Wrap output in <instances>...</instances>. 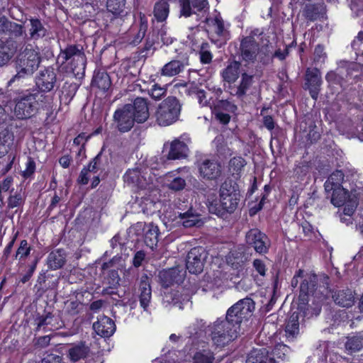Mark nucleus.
Instances as JSON below:
<instances>
[{
  "mask_svg": "<svg viewBox=\"0 0 363 363\" xmlns=\"http://www.w3.org/2000/svg\"><path fill=\"white\" fill-rule=\"evenodd\" d=\"M255 303L250 298L238 301L227 311L225 319H218L208 325L213 345L224 347L237 338L240 323L251 316Z\"/></svg>",
  "mask_w": 363,
  "mask_h": 363,
  "instance_id": "nucleus-1",
  "label": "nucleus"
},
{
  "mask_svg": "<svg viewBox=\"0 0 363 363\" xmlns=\"http://www.w3.org/2000/svg\"><path fill=\"white\" fill-rule=\"evenodd\" d=\"M41 55L38 48L28 44L20 49L15 60L16 74L8 82L11 85L16 80L28 77L38 69Z\"/></svg>",
  "mask_w": 363,
  "mask_h": 363,
  "instance_id": "nucleus-2",
  "label": "nucleus"
},
{
  "mask_svg": "<svg viewBox=\"0 0 363 363\" xmlns=\"http://www.w3.org/2000/svg\"><path fill=\"white\" fill-rule=\"evenodd\" d=\"M182 110L180 101L174 96H168L157 107L154 113L155 123L162 127L169 126L179 120Z\"/></svg>",
  "mask_w": 363,
  "mask_h": 363,
  "instance_id": "nucleus-3",
  "label": "nucleus"
},
{
  "mask_svg": "<svg viewBox=\"0 0 363 363\" xmlns=\"http://www.w3.org/2000/svg\"><path fill=\"white\" fill-rule=\"evenodd\" d=\"M68 61L73 73L79 74L84 71L86 57L82 50L77 46L72 45L61 50L57 57V63L62 65Z\"/></svg>",
  "mask_w": 363,
  "mask_h": 363,
  "instance_id": "nucleus-4",
  "label": "nucleus"
},
{
  "mask_svg": "<svg viewBox=\"0 0 363 363\" xmlns=\"http://www.w3.org/2000/svg\"><path fill=\"white\" fill-rule=\"evenodd\" d=\"M42 96L38 93L24 94L16 101L14 113L19 119L30 118L38 111V102Z\"/></svg>",
  "mask_w": 363,
  "mask_h": 363,
  "instance_id": "nucleus-5",
  "label": "nucleus"
},
{
  "mask_svg": "<svg viewBox=\"0 0 363 363\" xmlns=\"http://www.w3.org/2000/svg\"><path fill=\"white\" fill-rule=\"evenodd\" d=\"M240 194L231 182H225L220 188V204L223 210L233 212L240 201Z\"/></svg>",
  "mask_w": 363,
  "mask_h": 363,
  "instance_id": "nucleus-6",
  "label": "nucleus"
},
{
  "mask_svg": "<svg viewBox=\"0 0 363 363\" xmlns=\"http://www.w3.org/2000/svg\"><path fill=\"white\" fill-rule=\"evenodd\" d=\"M113 123L121 133L129 131L134 125L135 121L133 118V107L131 104H125L116 110L113 113Z\"/></svg>",
  "mask_w": 363,
  "mask_h": 363,
  "instance_id": "nucleus-7",
  "label": "nucleus"
},
{
  "mask_svg": "<svg viewBox=\"0 0 363 363\" xmlns=\"http://www.w3.org/2000/svg\"><path fill=\"white\" fill-rule=\"evenodd\" d=\"M200 176L207 180H216L222 173L220 164L215 159L205 158L198 162Z\"/></svg>",
  "mask_w": 363,
  "mask_h": 363,
  "instance_id": "nucleus-8",
  "label": "nucleus"
},
{
  "mask_svg": "<svg viewBox=\"0 0 363 363\" xmlns=\"http://www.w3.org/2000/svg\"><path fill=\"white\" fill-rule=\"evenodd\" d=\"M206 258L205 250L201 247H194L186 257V269L191 274H199L203 271V262Z\"/></svg>",
  "mask_w": 363,
  "mask_h": 363,
  "instance_id": "nucleus-9",
  "label": "nucleus"
},
{
  "mask_svg": "<svg viewBox=\"0 0 363 363\" xmlns=\"http://www.w3.org/2000/svg\"><path fill=\"white\" fill-rule=\"evenodd\" d=\"M147 172H142L138 169H128L123 179L127 185L138 189H145L151 182L150 177L147 178Z\"/></svg>",
  "mask_w": 363,
  "mask_h": 363,
  "instance_id": "nucleus-10",
  "label": "nucleus"
},
{
  "mask_svg": "<svg viewBox=\"0 0 363 363\" xmlns=\"http://www.w3.org/2000/svg\"><path fill=\"white\" fill-rule=\"evenodd\" d=\"M169 145V152L167 158L169 160H179L187 157L189 147L187 142L183 136L173 140L170 143H167L164 146Z\"/></svg>",
  "mask_w": 363,
  "mask_h": 363,
  "instance_id": "nucleus-11",
  "label": "nucleus"
},
{
  "mask_svg": "<svg viewBox=\"0 0 363 363\" xmlns=\"http://www.w3.org/2000/svg\"><path fill=\"white\" fill-rule=\"evenodd\" d=\"M246 242L258 253H266L268 250L267 237L257 229H251L246 234Z\"/></svg>",
  "mask_w": 363,
  "mask_h": 363,
  "instance_id": "nucleus-12",
  "label": "nucleus"
},
{
  "mask_svg": "<svg viewBox=\"0 0 363 363\" xmlns=\"http://www.w3.org/2000/svg\"><path fill=\"white\" fill-rule=\"evenodd\" d=\"M56 82V73L55 69L52 67L41 70L36 78V84L43 91H51Z\"/></svg>",
  "mask_w": 363,
  "mask_h": 363,
  "instance_id": "nucleus-13",
  "label": "nucleus"
},
{
  "mask_svg": "<svg viewBox=\"0 0 363 363\" xmlns=\"http://www.w3.org/2000/svg\"><path fill=\"white\" fill-rule=\"evenodd\" d=\"M306 85L311 97L316 100L322 84L321 74L316 68L308 69L306 74Z\"/></svg>",
  "mask_w": 363,
  "mask_h": 363,
  "instance_id": "nucleus-14",
  "label": "nucleus"
},
{
  "mask_svg": "<svg viewBox=\"0 0 363 363\" xmlns=\"http://www.w3.org/2000/svg\"><path fill=\"white\" fill-rule=\"evenodd\" d=\"M240 50L243 60L254 62L259 52V45L253 37L247 36L241 41Z\"/></svg>",
  "mask_w": 363,
  "mask_h": 363,
  "instance_id": "nucleus-15",
  "label": "nucleus"
},
{
  "mask_svg": "<svg viewBox=\"0 0 363 363\" xmlns=\"http://www.w3.org/2000/svg\"><path fill=\"white\" fill-rule=\"evenodd\" d=\"M93 329L101 337H109L116 330V325L113 320L106 315H101L93 324Z\"/></svg>",
  "mask_w": 363,
  "mask_h": 363,
  "instance_id": "nucleus-16",
  "label": "nucleus"
},
{
  "mask_svg": "<svg viewBox=\"0 0 363 363\" xmlns=\"http://www.w3.org/2000/svg\"><path fill=\"white\" fill-rule=\"evenodd\" d=\"M180 15L189 17L196 11H201L207 7L208 0H179Z\"/></svg>",
  "mask_w": 363,
  "mask_h": 363,
  "instance_id": "nucleus-17",
  "label": "nucleus"
},
{
  "mask_svg": "<svg viewBox=\"0 0 363 363\" xmlns=\"http://www.w3.org/2000/svg\"><path fill=\"white\" fill-rule=\"evenodd\" d=\"M189 65L187 58L182 60H173L166 63L161 69L160 74L164 77H174L182 72Z\"/></svg>",
  "mask_w": 363,
  "mask_h": 363,
  "instance_id": "nucleus-18",
  "label": "nucleus"
},
{
  "mask_svg": "<svg viewBox=\"0 0 363 363\" xmlns=\"http://www.w3.org/2000/svg\"><path fill=\"white\" fill-rule=\"evenodd\" d=\"M133 107V118L138 123H144L149 118V108L147 100L138 97L134 100Z\"/></svg>",
  "mask_w": 363,
  "mask_h": 363,
  "instance_id": "nucleus-19",
  "label": "nucleus"
},
{
  "mask_svg": "<svg viewBox=\"0 0 363 363\" xmlns=\"http://www.w3.org/2000/svg\"><path fill=\"white\" fill-rule=\"evenodd\" d=\"M37 330H43V332L57 330L62 326V323L58 322L57 318L48 313L45 315H41L35 320Z\"/></svg>",
  "mask_w": 363,
  "mask_h": 363,
  "instance_id": "nucleus-20",
  "label": "nucleus"
},
{
  "mask_svg": "<svg viewBox=\"0 0 363 363\" xmlns=\"http://www.w3.org/2000/svg\"><path fill=\"white\" fill-rule=\"evenodd\" d=\"M345 348L348 354H352L363 350V330L347 336Z\"/></svg>",
  "mask_w": 363,
  "mask_h": 363,
  "instance_id": "nucleus-21",
  "label": "nucleus"
},
{
  "mask_svg": "<svg viewBox=\"0 0 363 363\" xmlns=\"http://www.w3.org/2000/svg\"><path fill=\"white\" fill-rule=\"evenodd\" d=\"M90 353V347L85 342L73 344L68 350V356L74 362L86 358Z\"/></svg>",
  "mask_w": 363,
  "mask_h": 363,
  "instance_id": "nucleus-22",
  "label": "nucleus"
},
{
  "mask_svg": "<svg viewBox=\"0 0 363 363\" xmlns=\"http://www.w3.org/2000/svg\"><path fill=\"white\" fill-rule=\"evenodd\" d=\"M106 9L116 18L123 19L130 13V9L125 7V0H107Z\"/></svg>",
  "mask_w": 363,
  "mask_h": 363,
  "instance_id": "nucleus-23",
  "label": "nucleus"
},
{
  "mask_svg": "<svg viewBox=\"0 0 363 363\" xmlns=\"http://www.w3.org/2000/svg\"><path fill=\"white\" fill-rule=\"evenodd\" d=\"M184 272L177 268L170 269L160 273V279L165 287L174 283H181L184 280Z\"/></svg>",
  "mask_w": 363,
  "mask_h": 363,
  "instance_id": "nucleus-24",
  "label": "nucleus"
},
{
  "mask_svg": "<svg viewBox=\"0 0 363 363\" xmlns=\"http://www.w3.org/2000/svg\"><path fill=\"white\" fill-rule=\"evenodd\" d=\"M139 291L140 306L143 308L144 310H147V308L150 302L152 295L149 278L147 275H143L141 277Z\"/></svg>",
  "mask_w": 363,
  "mask_h": 363,
  "instance_id": "nucleus-25",
  "label": "nucleus"
},
{
  "mask_svg": "<svg viewBox=\"0 0 363 363\" xmlns=\"http://www.w3.org/2000/svg\"><path fill=\"white\" fill-rule=\"evenodd\" d=\"M178 218L181 220L182 225L185 228L201 226L203 223L201 215L196 213L192 208L184 213H179Z\"/></svg>",
  "mask_w": 363,
  "mask_h": 363,
  "instance_id": "nucleus-26",
  "label": "nucleus"
},
{
  "mask_svg": "<svg viewBox=\"0 0 363 363\" xmlns=\"http://www.w3.org/2000/svg\"><path fill=\"white\" fill-rule=\"evenodd\" d=\"M286 337L289 341H293L299 335L300 327L298 314L293 313L286 322L285 327Z\"/></svg>",
  "mask_w": 363,
  "mask_h": 363,
  "instance_id": "nucleus-27",
  "label": "nucleus"
},
{
  "mask_svg": "<svg viewBox=\"0 0 363 363\" xmlns=\"http://www.w3.org/2000/svg\"><path fill=\"white\" fill-rule=\"evenodd\" d=\"M66 262L65 250L57 249L52 250L48 256L47 264L50 269L56 270L63 267Z\"/></svg>",
  "mask_w": 363,
  "mask_h": 363,
  "instance_id": "nucleus-28",
  "label": "nucleus"
},
{
  "mask_svg": "<svg viewBox=\"0 0 363 363\" xmlns=\"http://www.w3.org/2000/svg\"><path fill=\"white\" fill-rule=\"evenodd\" d=\"M334 301L342 307H351L354 302V296L350 289L337 291L333 295Z\"/></svg>",
  "mask_w": 363,
  "mask_h": 363,
  "instance_id": "nucleus-29",
  "label": "nucleus"
},
{
  "mask_svg": "<svg viewBox=\"0 0 363 363\" xmlns=\"http://www.w3.org/2000/svg\"><path fill=\"white\" fill-rule=\"evenodd\" d=\"M268 350L266 348H255L247 354L246 363H270Z\"/></svg>",
  "mask_w": 363,
  "mask_h": 363,
  "instance_id": "nucleus-30",
  "label": "nucleus"
},
{
  "mask_svg": "<svg viewBox=\"0 0 363 363\" xmlns=\"http://www.w3.org/2000/svg\"><path fill=\"white\" fill-rule=\"evenodd\" d=\"M145 230V242L147 246L153 248L158 242L160 234L159 228L152 223L145 224L143 227Z\"/></svg>",
  "mask_w": 363,
  "mask_h": 363,
  "instance_id": "nucleus-31",
  "label": "nucleus"
},
{
  "mask_svg": "<svg viewBox=\"0 0 363 363\" xmlns=\"http://www.w3.org/2000/svg\"><path fill=\"white\" fill-rule=\"evenodd\" d=\"M147 21L145 16L140 15V23L137 30L131 31V36L128 39V42L130 45H137L141 43L144 38L146 31L147 30Z\"/></svg>",
  "mask_w": 363,
  "mask_h": 363,
  "instance_id": "nucleus-32",
  "label": "nucleus"
},
{
  "mask_svg": "<svg viewBox=\"0 0 363 363\" xmlns=\"http://www.w3.org/2000/svg\"><path fill=\"white\" fill-rule=\"evenodd\" d=\"M242 72L240 70V63L237 61L230 62L225 69L222 72V77L225 82L228 83L235 82L240 74Z\"/></svg>",
  "mask_w": 363,
  "mask_h": 363,
  "instance_id": "nucleus-33",
  "label": "nucleus"
},
{
  "mask_svg": "<svg viewBox=\"0 0 363 363\" xmlns=\"http://www.w3.org/2000/svg\"><path fill=\"white\" fill-rule=\"evenodd\" d=\"M289 347L285 345H277L273 349L270 358V363H284L289 359Z\"/></svg>",
  "mask_w": 363,
  "mask_h": 363,
  "instance_id": "nucleus-34",
  "label": "nucleus"
},
{
  "mask_svg": "<svg viewBox=\"0 0 363 363\" xmlns=\"http://www.w3.org/2000/svg\"><path fill=\"white\" fill-rule=\"evenodd\" d=\"M29 22L28 33L30 39L38 40L46 35L47 30L39 19L30 18Z\"/></svg>",
  "mask_w": 363,
  "mask_h": 363,
  "instance_id": "nucleus-35",
  "label": "nucleus"
},
{
  "mask_svg": "<svg viewBox=\"0 0 363 363\" xmlns=\"http://www.w3.org/2000/svg\"><path fill=\"white\" fill-rule=\"evenodd\" d=\"M111 84L110 77L106 72L99 71L94 73L92 79V86L102 91H106L110 88Z\"/></svg>",
  "mask_w": 363,
  "mask_h": 363,
  "instance_id": "nucleus-36",
  "label": "nucleus"
},
{
  "mask_svg": "<svg viewBox=\"0 0 363 363\" xmlns=\"http://www.w3.org/2000/svg\"><path fill=\"white\" fill-rule=\"evenodd\" d=\"M344 173L341 170H336L333 172L325 182V189L327 191H330L336 188L342 187L341 186L344 180Z\"/></svg>",
  "mask_w": 363,
  "mask_h": 363,
  "instance_id": "nucleus-37",
  "label": "nucleus"
},
{
  "mask_svg": "<svg viewBox=\"0 0 363 363\" xmlns=\"http://www.w3.org/2000/svg\"><path fill=\"white\" fill-rule=\"evenodd\" d=\"M14 136L12 133L5 129L0 132V157L6 155L13 145Z\"/></svg>",
  "mask_w": 363,
  "mask_h": 363,
  "instance_id": "nucleus-38",
  "label": "nucleus"
},
{
  "mask_svg": "<svg viewBox=\"0 0 363 363\" xmlns=\"http://www.w3.org/2000/svg\"><path fill=\"white\" fill-rule=\"evenodd\" d=\"M207 30L216 33L218 36L224 35L225 32L224 22L220 16L207 19Z\"/></svg>",
  "mask_w": 363,
  "mask_h": 363,
  "instance_id": "nucleus-39",
  "label": "nucleus"
},
{
  "mask_svg": "<svg viewBox=\"0 0 363 363\" xmlns=\"http://www.w3.org/2000/svg\"><path fill=\"white\" fill-rule=\"evenodd\" d=\"M169 6L166 0H160L155 5L154 16L157 21H165L169 15Z\"/></svg>",
  "mask_w": 363,
  "mask_h": 363,
  "instance_id": "nucleus-40",
  "label": "nucleus"
},
{
  "mask_svg": "<svg viewBox=\"0 0 363 363\" xmlns=\"http://www.w3.org/2000/svg\"><path fill=\"white\" fill-rule=\"evenodd\" d=\"M332 191L331 202L335 206L339 207L345 205L347 200L350 198L349 191L343 187L336 188Z\"/></svg>",
  "mask_w": 363,
  "mask_h": 363,
  "instance_id": "nucleus-41",
  "label": "nucleus"
},
{
  "mask_svg": "<svg viewBox=\"0 0 363 363\" xmlns=\"http://www.w3.org/2000/svg\"><path fill=\"white\" fill-rule=\"evenodd\" d=\"M241 81L235 92V95L238 97H242L246 94L253 82V75L248 74L245 72L241 73Z\"/></svg>",
  "mask_w": 363,
  "mask_h": 363,
  "instance_id": "nucleus-42",
  "label": "nucleus"
},
{
  "mask_svg": "<svg viewBox=\"0 0 363 363\" xmlns=\"http://www.w3.org/2000/svg\"><path fill=\"white\" fill-rule=\"evenodd\" d=\"M317 277L315 275H310L305 279L300 286V296H307L313 292L316 284Z\"/></svg>",
  "mask_w": 363,
  "mask_h": 363,
  "instance_id": "nucleus-43",
  "label": "nucleus"
},
{
  "mask_svg": "<svg viewBox=\"0 0 363 363\" xmlns=\"http://www.w3.org/2000/svg\"><path fill=\"white\" fill-rule=\"evenodd\" d=\"M164 300L166 302L169 303H172L173 305H177L179 303L184 304L190 301V296L189 295H185L184 296L183 295L179 294L178 291H176L166 294Z\"/></svg>",
  "mask_w": 363,
  "mask_h": 363,
  "instance_id": "nucleus-44",
  "label": "nucleus"
},
{
  "mask_svg": "<svg viewBox=\"0 0 363 363\" xmlns=\"http://www.w3.org/2000/svg\"><path fill=\"white\" fill-rule=\"evenodd\" d=\"M213 352L207 350L197 352L194 356V363H213Z\"/></svg>",
  "mask_w": 363,
  "mask_h": 363,
  "instance_id": "nucleus-45",
  "label": "nucleus"
},
{
  "mask_svg": "<svg viewBox=\"0 0 363 363\" xmlns=\"http://www.w3.org/2000/svg\"><path fill=\"white\" fill-rule=\"evenodd\" d=\"M245 165V159L241 157H235L230 160L229 169L233 174H239Z\"/></svg>",
  "mask_w": 363,
  "mask_h": 363,
  "instance_id": "nucleus-46",
  "label": "nucleus"
},
{
  "mask_svg": "<svg viewBox=\"0 0 363 363\" xmlns=\"http://www.w3.org/2000/svg\"><path fill=\"white\" fill-rule=\"evenodd\" d=\"M13 55V51L9 45L0 41V66L5 65L11 60Z\"/></svg>",
  "mask_w": 363,
  "mask_h": 363,
  "instance_id": "nucleus-47",
  "label": "nucleus"
},
{
  "mask_svg": "<svg viewBox=\"0 0 363 363\" xmlns=\"http://www.w3.org/2000/svg\"><path fill=\"white\" fill-rule=\"evenodd\" d=\"M31 248L28 245V242L26 240L21 241L20 246L18 248L16 253V258L18 259H23L26 258L30 252Z\"/></svg>",
  "mask_w": 363,
  "mask_h": 363,
  "instance_id": "nucleus-48",
  "label": "nucleus"
},
{
  "mask_svg": "<svg viewBox=\"0 0 363 363\" xmlns=\"http://www.w3.org/2000/svg\"><path fill=\"white\" fill-rule=\"evenodd\" d=\"M303 16L310 21H315L318 17V9L314 4H307L303 9Z\"/></svg>",
  "mask_w": 363,
  "mask_h": 363,
  "instance_id": "nucleus-49",
  "label": "nucleus"
},
{
  "mask_svg": "<svg viewBox=\"0 0 363 363\" xmlns=\"http://www.w3.org/2000/svg\"><path fill=\"white\" fill-rule=\"evenodd\" d=\"M166 93V87L161 86L157 84H154L149 91L150 96L155 100L160 99L162 97L165 96Z\"/></svg>",
  "mask_w": 363,
  "mask_h": 363,
  "instance_id": "nucleus-50",
  "label": "nucleus"
},
{
  "mask_svg": "<svg viewBox=\"0 0 363 363\" xmlns=\"http://www.w3.org/2000/svg\"><path fill=\"white\" fill-rule=\"evenodd\" d=\"M214 108L220 111H226L227 112L234 113L237 110V106L228 101H218L214 106Z\"/></svg>",
  "mask_w": 363,
  "mask_h": 363,
  "instance_id": "nucleus-51",
  "label": "nucleus"
},
{
  "mask_svg": "<svg viewBox=\"0 0 363 363\" xmlns=\"http://www.w3.org/2000/svg\"><path fill=\"white\" fill-rule=\"evenodd\" d=\"M208 43H202L199 52L201 62L203 64L210 63L212 60V54L207 50Z\"/></svg>",
  "mask_w": 363,
  "mask_h": 363,
  "instance_id": "nucleus-52",
  "label": "nucleus"
},
{
  "mask_svg": "<svg viewBox=\"0 0 363 363\" xmlns=\"http://www.w3.org/2000/svg\"><path fill=\"white\" fill-rule=\"evenodd\" d=\"M33 93H38L42 96L41 99H40L38 102V110L40 108H47L51 107L52 104V99L50 96L45 95L43 93V91L36 90L34 91Z\"/></svg>",
  "mask_w": 363,
  "mask_h": 363,
  "instance_id": "nucleus-53",
  "label": "nucleus"
},
{
  "mask_svg": "<svg viewBox=\"0 0 363 363\" xmlns=\"http://www.w3.org/2000/svg\"><path fill=\"white\" fill-rule=\"evenodd\" d=\"M345 204L344 214L349 216H352L357 206L356 199L349 198Z\"/></svg>",
  "mask_w": 363,
  "mask_h": 363,
  "instance_id": "nucleus-54",
  "label": "nucleus"
},
{
  "mask_svg": "<svg viewBox=\"0 0 363 363\" xmlns=\"http://www.w3.org/2000/svg\"><path fill=\"white\" fill-rule=\"evenodd\" d=\"M186 186V182L181 177L174 178L169 184V189L174 191H180L183 189Z\"/></svg>",
  "mask_w": 363,
  "mask_h": 363,
  "instance_id": "nucleus-55",
  "label": "nucleus"
},
{
  "mask_svg": "<svg viewBox=\"0 0 363 363\" xmlns=\"http://www.w3.org/2000/svg\"><path fill=\"white\" fill-rule=\"evenodd\" d=\"M26 166V169L23 170L22 173L23 177L27 178L34 173L35 170V163L32 158L28 157Z\"/></svg>",
  "mask_w": 363,
  "mask_h": 363,
  "instance_id": "nucleus-56",
  "label": "nucleus"
},
{
  "mask_svg": "<svg viewBox=\"0 0 363 363\" xmlns=\"http://www.w3.org/2000/svg\"><path fill=\"white\" fill-rule=\"evenodd\" d=\"M22 201V197L20 194L16 193L14 195H11L8 199V207L9 208L18 207L21 204Z\"/></svg>",
  "mask_w": 363,
  "mask_h": 363,
  "instance_id": "nucleus-57",
  "label": "nucleus"
},
{
  "mask_svg": "<svg viewBox=\"0 0 363 363\" xmlns=\"http://www.w3.org/2000/svg\"><path fill=\"white\" fill-rule=\"evenodd\" d=\"M216 118L223 124H227L230 121V117L228 113H223V111L214 108L213 110Z\"/></svg>",
  "mask_w": 363,
  "mask_h": 363,
  "instance_id": "nucleus-58",
  "label": "nucleus"
},
{
  "mask_svg": "<svg viewBox=\"0 0 363 363\" xmlns=\"http://www.w3.org/2000/svg\"><path fill=\"white\" fill-rule=\"evenodd\" d=\"M325 52L323 46L318 45L315 47L314 51V60L317 62H323L325 60Z\"/></svg>",
  "mask_w": 363,
  "mask_h": 363,
  "instance_id": "nucleus-59",
  "label": "nucleus"
},
{
  "mask_svg": "<svg viewBox=\"0 0 363 363\" xmlns=\"http://www.w3.org/2000/svg\"><path fill=\"white\" fill-rule=\"evenodd\" d=\"M145 257V253L142 251H138L133 257V264L135 267H138L142 264L143 261Z\"/></svg>",
  "mask_w": 363,
  "mask_h": 363,
  "instance_id": "nucleus-60",
  "label": "nucleus"
},
{
  "mask_svg": "<svg viewBox=\"0 0 363 363\" xmlns=\"http://www.w3.org/2000/svg\"><path fill=\"white\" fill-rule=\"evenodd\" d=\"M253 267L260 275H265L266 267L264 262L262 260L255 259L253 262Z\"/></svg>",
  "mask_w": 363,
  "mask_h": 363,
  "instance_id": "nucleus-61",
  "label": "nucleus"
},
{
  "mask_svg": "<svg viewBox=\"0 0 363 363\" xmlns=\"http://www.w3.org/2000/svg\"><path fill=\"white\" fill-rule=\"evenodd\" d=\"M204 325L205 323H203V320H196V323H194L189 328V336L191 337L192 335L196 334L198 333L197 328H201L204 326Z\"/></svg>",
  "mask_w": 363,
  "mask_h": 363,
  "instance_id": "nucleus-62",
  "label": "nucleus"
},
{
  "mask_svg": "<svg viewBox=\"0 0 363 363\" xmlns=\"http://www.w3.org/2000/svg\"><path fill=\"white\" fill-rule=\"evenodd\" d=\"M91 176V174L87 172L86 168H84L78 177V182L81 184H86L89 182V179Z\"/></svg>",
  "mask_w": 363,
  "mask_h": 363,
  "instance_id": "nucleus-63",
  "label": "nucleus"
},
{
  "mask_svg": "<svg viewBox=\"0 0 363 363\" xmlns=\"http://www.w3.org/2000/svg\"><path fill=\"white\" fill-rule=\"evenodd\" d=\"M61 357L55 354H49L45 357L41 363H61Z\"/></svg>",
  "mask_w": 363,
  "mask_h": 363,
  "instance_id": "nucleus-64",
  "label": "nucleus"
}]
</instances>
